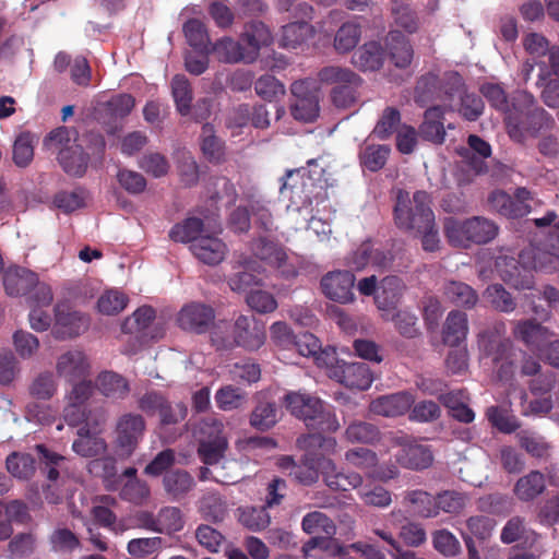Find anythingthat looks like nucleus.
I'll use <instances>...</instances> for the list:
<instances>
[{
	"label": "nucleus",
	"mask_w": 559,
	"mask_h": 559,
	"mask_svg": "<svg viewBox=\"0 0 559 559\" xmlns=\"http://www.w3.org/2000/svg\"><path fill=\"white\" fill-rule=\"evenodd\" d=\"M287 409L314 431L334 432L340 423L330 405L306 393L290 392L285 396Z\"/></svg>",
	"instance_id": "nucleus-2"
},
{
	"label": "nucleus",
	"mask_w": 559,
	"mask_h": 559,
	"mask_svg": "<svg viewBox=\"0 0 559 559\" xmlns=\"http://www.w3.org/2000/svg\"><path fill=\"white\" fill-rule=\"evenodd\" d=\"M415 396L407 391L382 395L370 403V411L376 415L384 417H396L404 415L411 409Z\"/></svg>",
	"instance_id": "nucleus-12"
},
{
	"label": "nucleus",
	"mask_w": 559,
	"mask_h": 559,
	"mask_svg": "<svg viewBox=\"0 0 559 559\" xmlns=\"http://www.w3.org/2000/svg\"><path fill=\"white\" fill-rule=\"evenodd\" d=\"M211 52L223 63H239L245 59V46L239 39L223 36L211 45Z\"/></svg>",
	"instance_id": "nucleus-28"
},
{
	"label": "nucleus",
	"mask_w": 559,
	"mask_h": 559,
	"mask_svg": "<svg viewBox=\"0 0 559 559\" xmlns=\"http://www.w3.org/2000/svg\"><path fill=\"white\" fill-rule=\"evenodd\" d=\"M391 261V258L379 248H374L371 242L361 243L356 251L353 252L348 260V264L360 271L368 265L385 266Z\"/></svg>",
	"instance_id": "nucleus-24"
},
{
	"label": "nucleus",
	"mask_w": 559,
	"mask_h": 559,
	"mask_svg": "<svg viewBox=\"0 0 559 559\" xmlns=\"http://www.w3.org/2000/svg\"><path fill=\"white\" fill-rule=\"evenodd\" d=\"M204 223L199 217H187L180 223L175 224L169 230V238L175 242L191 245L202 236Z\"/></svg>",
	"instance_id": "nucleus-32"
},
{
	"label": "nucleus",
	"mask_w": 559,
	"mask_h": 559,
	"mask_svg": "<svg viewBox=\"0 0 559 559\" xmlns=\"http://www.w3.org/2000/svg\"><path fill=\"white\" fill-rule=\"evenodd\" d=\"M361 36L358 24L348 22L343 24L335 34L334 48L338 52H348L356 47Z\"/></svg>",
	"instance_id": "nucleus-47"
},
{
	"label": "nucleus",
	"mask_w": 559,
	"mask_h": 559,
	"mask_svg": "<svg viewBox=\"0 0 559 559\" xmlns=\"http://www.w3.org/2000/svg\"><path fill=\"white\" fill-rule=\"evenodd\" d=\"M8 472L20 479L31 478L35 471V459L28 453L13 452L7 457Z\"/></svg>",
	"instance_id": "nucleus-43"
},
{
	"label": "nucleus",
	"mask_w": 559,
	"mask_h": 559,
	"mask_svg": "<svg viewBox=\"0 0 559 559\" xmlns=\"http://www.w3.org/2000/svg\"><path fill=\"white\" fill-rule=\"evenodd\" d=\"M479 347L484 355V364L487 365V360H490L495 366L498 379L501 381L510 380L514 373L511 360V342L496 335L483 333L479 337Z\"/></svg>",
	"instance_id": "nucleus-5"
},
{
	"label": "nucleus",
	"mask_w": 559,
	"mask_h": 559,
	"mask_svg": "<svg viewBox=\"0 0 559 559\" xmlns=\"http://www.w3.org/2000/svg\"><path fill=\"white\" fill-rule=\"evenodd\" d=\"M496 269L504 282L516 289H531L534 285L533 270L552 272L559 267V255L536 248L521 252L519 260L509 255L496 259Z\"/></svg>",
	"instance_id": "nucleus-1"
},
{
	"label": "nucleus",
	"mask_w": 559,
	"mask_h": 559,
	"mask_svg": "<svg viewBox=\"0 0 559 559\" xmlns=\"http://www.w3.org/2000/svg\"><path fill=\"white\" fill-rule=\"evenodd\" d=\"M353 63L362 71L378 70L383 63V50L376 41L360 47L353 56Z\"/></svg>",
	"instance_id": "nucleus-34"
},
{
	"label": "nucleus",
	"mask_w": 559,
	"mask_h": 559,
	"mask_svg": "<svg viewBox=\"0 0 559 559\" xmlns=\"http://www.w3.org/2000/svg\"><path fill=\"white\" fill-rule=\"evenodd\" d=\"M271 40L267 27L262 22L253 21L247 27V62L254 59L260 49L266 48Z\"/></svg>",
	"instance_id": "nucleus-39"
},
{
	"label": "nucleus",
	"mask_w": 559,
	"mask_h": 559,
	"mask_svg": "<svg viewBox=\"0 0 559 559\" xmlns=\"http://www.w3.org/2000/svg\"><path fill=\"white\" fill-rule=\"evenodd\" d=\"M319 80L334 87L359 84V78L353 71L334 66L323 68L319 72Z\"/></svg>",
	"instance_id": "nucleus-44"
},
{
	"label": "nucleus",
	"mask_w": 559,
	"mask_h": 559,
	"mask_svg": "<svg viewBox=\"0 0 559 559\" xmlns=\"http://www.w3.org/2000/svg\"><path fill=\"white\" fill-rule=\"evenodd\" d=\"M313 35V28L306 21L293 22L282 28L280 45L284 48L295 49Z\"/></svg>",
	"instance_id": "nucleus-31"
},
{
	"label": "nucleus",
	"mask_w": 559,
	"mask_h": 559,
	"mask_svg": "<svg viewBox=\"0 0 559 559\" xmlns=\"http://www.w3.org/2000/svg\"><path fill=\"white\" fill-rule=\"evenodd\" d=\"M88 361L80 350H72L61 355L57 362L58 373L69 382L84 378L88 372Z\"/></svg>",
	"instance_id": "nucleus-22"
},
{
	"label": "nucleus",
	"mask_w": 559,
	"mask_h": 559,
	"mask_svg": "<svg viewBox=\"0 0 559 559\" xmlns=\"http://www.w3.org/2000/svg\"><path fill=\"white\" fill-rule=\"evenodd\" d=\"M78 132L74 129L59 127L51 130L44 139V147L57 158L62 156L63 150L78 146Z\"/></svg>",
	"instance_id": "nucleus-27"
},
{
	"label": "nucleus",
	"mask_w": 559,
	"mask_h": 559,
	"mask_svg": "<svg viewBox=\"0 0 559 559\" xmlns=\"http://www.w3.org/2000/svg\"><path fill=\"white\" fill-rule=\"evenodd\" d=\"M78 436L79 438L72 444L76 454L83 457H94L105 452L106 442L96 431H91L88 427H80Z\"/></svg>",
	"instance_id": "nucleus-25"
},
{
	"label": "nucleus",
	"mask_w": 559,
	"mask_h": 559,
	"mask_svg": "<svg viewBox=\"0 0 559 559\" xmlns=\"http://www.w3.org/2000/svg\"><path fill=\"white\" fill-rule=\"evenodd\" d=\"M156 312L150 306L136 309L133 314L127 318L121 324V331L126 334L142 333L154 321Z\"/></svg>",
	"instance_id": "nucleus-45"
},
{
	"label": "nucleus",
	"mask_w": 559,
	"mask_h": 559,
	"mask_svg": "<svg viewBox=\"0 0 559 559\" xmlns=\"http://www.w3.org/2000/svg\"><path fill=\"white\" fill-rule=\"evenodd\" d=\"M389 154L386 145H368L361 153V162L369 170L377 171L384 166Z\"/></svg>",
	"instance_id": "nucleus-63"
},
{
	"label": "nucleus",
	"mask_w": 559,
	"mask_h": 559,
	"mask_svg": "<svg viewBox=\"0 0 559 559\" xmlns=\"http://www.w3.org/2000/svg\"><path fill=\"white\" fill-rule=\"evenodd\" d=\"M302 528L306 533L314 535L307 545L306 551L309 548L321 546V544L328 542L336 531L333 521L319 511L311 512L304 518Z\"/></svg>",
	"instance_id": "nucleus-15"
},
{
	"label": "nucleus",
	"mask_w": 559,
	"mask_h": 559,
	"mask_svg": "<svg viewBox=\"0 0 559 559\" xmlns=\"http://www.w3.org/2000/svg\"><path fill=\"white\" fill-rule=\"evenodd\" d=\"M151 495L150 487L145 480L129 479L120 490V498L136 506L143 504Z\"/></svg>",
	"instance_id": "nucleus-53"
},
{
	"label": "nucleus",
	"mask_w": 559,
	"mask_h": 559,
	"mask_svg": "<svg viewBox=\"0 0 559 559\" xmlns=\"http://www.w3.org/2000/svg\"><path fill=\"white\" fill-rule=\"evenodd\" d=\"M128 301L129 299L126 294L110 289L98 298L97 309L103 314L114 316L121 312L127 307Z\"/></svg>",
	"instance_id": "nucleus-50"
},
{
	"label": "nucleus",
	"mask_w": 559,
	"mask_h": 559,
	"mask_svg": "<svg viewBox=\"0 0 559 559\" xmlns=\"http://www.w3.org/2000/svg\"><path fill=\"white\" fill-rule=\"evenodd\" d=\"M96 389L107 399L123 400L130 393V383L115 371L100 372L95 381Z\"/></svg>",
	"instance_id": "nucleus-21"
},
{
	"label": "nucleus",
	"mask_w": 559,
	"mask_h": 559,
	"mask_svg": "<svg viewBox=\"0 0 559 559\" xmlns=\"http://www.w3.org/2000/svg\"><path fill=\"white\" fill-rule=\"evenodd\" d=\"M227 445V441L203 442L198 444L197 453L203 464L214 465L224 457Z\"/></svg>",
	"instance_id": "nucleus-64"
},
{
	"label": "nucleus",
	"mask_w": 559,
	"mask_h": 559,
	"mask_svg": "<svg viewBox=\"0 0 559 559\" xmlns=\"http://www.w3.org/2000/svg\"><path fill=\"white\" fill-rule=\"evenodd\" d=\"M399 333L405 337H415L419 330L417 326V317L407 309H396L390 314V319Z\"/></svg>",
	"instance_id": "nucleus-54"
},
{
	"label": "nucleus",
	"mask_w": 559,
	"mask_h": 559,
	"mask_svg": "<svg viewBox=\"0 0 559 559\" xmlns=\"http://www.w3.org/2000/svg\"><path fill=\"white\" fill-rule=\"evenodd\" d=\"M55 323L51 334L56 340L74 338L90 326V318L74 310L68 302H57L53 307Z\"/></svg>",
	"instance_id": "nucleus-6"
},
{
	"label": "nucleus",
	"mask_w": 559,
	"mask_h": 559,
	"mask_svg": "<svg viewBox=\"0 0 559 559\" xmlns=\"http://www.w3.org/2000/svg\"><path fill=\"white\" fill-rule=\"evenodd\" d=\"M467 331L466 313L453 310L448 314L443 326V342L450 346H457L466 337Z\"/></svg>",
	"instance_id": "nucleus-29"
},
{
	"label": "nucleus",
	"mask_w": 559,
	"mask_h": 559,
	"mask_svg": "<svg viewBox=\"0 0 559 559\" xmlns=\"http://www.w3.org/2000/svg\"><path fill=\"white\" fill-rule=\"evenodd\" d=\"M490 203L499 213L509 217L523 216L531 211L530 206H519L513 198L502 191L493 192Z\"/></svg>",
	"instance_id": "nucleus-49"
},
{
	"label": "nucleus",
	"mask_w": 559,
	"mask_h": 559,
	"mask_svg": "<svg viewBox=\"0 0 559 559\" xmlns=\"http://www.w3.org/2000/svg\"><path fill=\"white\" fill-rule=\"evenodd\" d=\"M214 319L215 313L212 307L191 302L179 311L177 322L182 330L201 334L207 331Z\"/></svg>",
	"instance_id": "nucleus-11"
},
{
	"label": "nucleus",
	"mask_w": 559,
	"mask_h": 559,
	"mask_svg": "<svg viewBox=\"0 0 559 559\" xmlns=\"http://www.w3.org/2000/svg\"><path fill=\"white\" fill-rule=\"evenodd\" d=\"M277 421V411L270 402L260 403L252 412L250 423L258 429L266 430Z\"/></svg>",
	"instance_id": "nucleus-62"
},
{
	"label": "nucleus",
	"mask_w": 559,
	"mask_h": 559,
	"mask_svg": "<svg viewBox=\"0 0 559 559\" xmlns=\"http://www.w3.org/2000/svg\"><path fill=\"white\" fill-rule=\"evenodd\" d=\"M467 497L456 491H444L436 497V507L438 514L440 511L445 513H460L467 504Z\"/></svg>",
	"instance_id": "nucleus-60"
},
{
	"label": "nucleus",
	"mask_w": 559,
	"mask_h": 559,
	"mask_svg": "<svg viewBox=\"0 0 559 559\" xmlns=\"http://www.w3.org/2000/svg\"><path fill=\"white\" fill-rule=\"evenodd\" d=\"M171 94L177 110L182 116H187L191 109L192 88L189 80L183 74H176L171 80Z\"/></svg>",
	"instance_id": "nucleus-40"
},
{
	"label": "nucleus",
	"mask_w": 559,
	"mask_h": 559,
	"mask_svg": "<svg viewBox=\"0 0 559 559\" xmlns=\"http://www.w3.org/2000/svg\"><path fill=\"white\" fill-rule=\"evenodd\" d=\"M444 231L449 241L454 246H467L469 243V218H447L444 222Z\"/></svg>",
	"instance_id": "nucleus-51"
},
{
	"label": "nucleus",
	"mask_w": 559,
	"mask_h": 559,
	"mask_svg": "<svg viewBox=\"0 0 559 559\" xmlns=\"http://www.w3.org/2000/svg\"><path fill=\"white\" fill-rule=\"evenodd\" d=\"M403 207L408 212L409 216L412 218H419V213L421 212V207H430V198L428 193L424 191H417L414 193L413 198H409L408 192L405 191H399L396 197V204L394 207V215H395V223L400 227V219H399V209Z\"/></svg>",
	"instance_id": "nucleus-33"
},
{
	"label": "nucleus",
	"mask_w": 559,
	"mask_h": 559,
	"mask_svg": "<svg viewBox=\"0 0 559 559\" xmlns=\"http://www.w3.org/2000/svg\"><path fill=\"white\" fill-rule=\"evenodd\" d=\"M400 228L413 230L421 236V246L425 251L439 249L440 239L435 224V214L431 209L421 207L419 218H412L403 207L399 209Z\"/></svg>",
	"instance_id": "nucleus-7"
},
{
	"label": "nucleus",
	"mask_w": 559,
	"mask_h": 559,
	"mask_svg": "<svg viewBox=\"0 0 559 559\" xmlns=\"http://www.w3.org/2000/svg\"><path fill=\"white\" fill-rule=\"evenodd\" d=\"M403 290L404 284L396 276H386L380 282L374 302L384 320H389L390 314L397 309Z\"/></svg>",
	"instance_id": "nucleus-13"
},
{
	"label": "nucleus",
	"mask_w": 559,
	"mask_h": 559,
	"mask_svg": "<svg viewBox=\"0 0 559 559\" xmlns=\"http://www.w3.org/2000/svg\"><path fill=\"white\" fill-rule=\"evenodd\" d=\"M354 284L355 276L349 271H333L321 280L323 294L329 299L340 304H348L355 300Z\"/></svg>",
	"instance_id": "nucleus-10"
},
{
	"label": "nucleus",
	"mask_w": 559,
	"mask_h": 559,
	"mask_svg": "<svg viewBox=\"0 0 559 559\" xmlns=\"http://www.w3.org/2000/svg\"><path fill=\"white\" fill-rule=\"evenodd\" d=\"M444 295L456 306L472 308L478 301L477 293L462 282H449L444 287Z\"/></svg>",
	"instance_id": "nucleus-41"
},
{
	"label": "nucleus",
	"mask_w": 559,
	"mask_h": 559,
	"mask_svg": "<svg viewBox=\"0 0 559 559\" xmlns=\"http://www.w3.org/2000/svg\"><path fill=\"white\" fill-rule=\"evenodd\" d=\"M442 116L443 111L438 106L426 110L425 120L420 127V132L424 139L431 141L436 144L443 143L445 130L442 121Z\"/></svg>",
	"instance_id": "nucleus-35"
},
{
	"label": "nucleus",
	"mask_w": 559,
	"mask_h": 559,
	"mask_svg": "<svg viewBox=\"0 0 559 559\" xmlns=\"http://www.w3.org/2000/svg\"><path fill=\"white\" fill-rule=\"evenodd\" d=\"M37 283V274L25 267H10L3 275V286L11 297L24 296Z\"/></svg>",
	"instance_id": "nucleus-19"
},
{
	"label": "nucleus",
	"mask_w": 559,
	"mask_h": 559,
	"mask_svg": "<svg viewBox=\"0 0 559 559\" xmlns=\"http://www.w3.org/2000/svg\"><path fill=\"white\" fill-rule=\"evenodd\" d=\"M88 159V155L84 152L82 145L79 144L74 148L63 150L62 156L58 158V162L68 175L82 177L87 169Z\"/></svg>",
	"instance_id": "nucleus-36"
},
{
	"label": "nucleus",
	"mask_w": 559,
	"mask_h": 559,
	"mask_svg": "<svg viewBox=\"0 0 559 559\" xmlns=\"http://www.w3.org/2000/svg\"><path fill=\"white\" fill-rule=\"evenodd\" d=\"M484 299L496 310L511 312L515 309V302L511 295L500 284H493L484 292Z\"/></svg>",
	"instance_id": "nucleus-52"
},
{
	"label": "nucleus",
	"mask_w": 559,
	"mask_h": 559,
	"mask_svg": "<svg viewBox=\"0 0 559 559\" xmlns=\"http://www.w3.org/2000/svg\"><path fill=\"white\" fill-rule=\"evenodd\" d=\"M201 151L204 157L214 164L224 160L225 150L223 142L214 134V128L210 123L202 127L201 132Z\"/></svg>",
	"instance_id": "nucleus-38"
},
{
	"label": "nucleus",
	"mask_w": 559,
	"mask_h": 559,
	"mask_svg": "<svg viewBox=\"0 0 559 559\" xmlns=\"http://www.w3.org/2000/svg\"><path fill=\"white\" fill-rule=\"evenodd\" d=\"M250 281L247 278V305L257 312L266 313L276 309L277 304L269 292L260 287L248 289Z\"/></svg>",
	"instance_id": "nucleus-48"
},
{
	"label": "nucleus",
	"mask_w": 559,
	"mask_h": 559,
	"mask_svg": "<svg viewBox=\"0 0 559 559\" xmlns=\"http://www.w3.org/2000/svg\"><path fill=\"white\" fill-rule=\"evenodd\" d=\"M50 548L55 552H73L81 547V542L75 533L71 530L62 527L56 528L49 535Z\"/></svg>",
	"instance_id": "nucleus-46"
},
{
	"label": "nucleus",
	"mask_w": 559,
	"mask_h": 559,
	"mask_svg": "<svg viewBox=\"0 0 559 559\" xmlns=\"http://www.w3.org/2000/svg\"><path fill=\"white\" fill-rule=\"evenodd\" d=\"M332 378L347 388L357 390H367L373 382L369 367L361 362H342L340 370H333Z\"/></svg>",
	"instance_id": "nucleus-14"
},
{
	"label": "nucleus",
	"mask_w": 559,
	"mask_h": 559,
	"mask_svg": "<svg viewBox=\"0 0 559 559\" xmlns=\"http://www.w3.org/2000/svg\"><path fill=\"white\" fill-rule=\"evenodd\" d=\"M223 423L212 416L203 418L194 429V437L198 444L203 442L227 441L224 433Z\"/></svg>",
	"instance_id": "nucleus-42"
},
{
	"label": "nucleus",
	"mask_w": 559,
	"mask_h": 559,
	"mask_svg": "<svg viewBox=\"0 0 559 559\" xmlns=\"http://www.w3.org/2000/svg\"><path fill=\"white\" fill-rule=\"evenodd\" d=\"M392 442L400 447L395 456L402 466L409 469H423L432 464L433 455L428 445L412 440L407 436H394Z\"/></svg>",
	"instance_id": "nucleus-9"
},
{
	"label": "nucleus",
	"mask_w": 559,
	"mask_h": 559,
	"mask_svg": "<svg viewBox=\"0 0 559 559\" xmlns=\"http://www.w3.org/2000/svg\"><path fill=\"white\" fill-rule=\"evenodd\" d=\"M467 145V147H463L459 151L463 162L475 174L486 171L485 160L491 155L490 144L478 135L472 134L468 136Z\"/></svg>",
	"instance_id": "nucleus-17"
},
{
	"label": "nucleus",
	"mask_w": 559,
	"mask_h": 559,
	"mask_svg": "<svg viewBox=\"0 0 559 559\" xmlns=\"http://www.w3.org/2000/svg\"><path fill=\"white\" fill-rule=\"evenodd\" d=\"M497 235V226L483 217L469 218V242L485 243Z\"/></svg>",
	"instance_id": "nucleus-57"
},
{
	"label": "nucleus",
	"mask_w": 559,
	"mask_h": 559,
	"mask_svg": "<svg viewBox=\"0 0 559 559\" xmlns=\"http://www.w3.org/2000/svg\"><path fill=\"white\" fill-rule=\"evenodd\" d=\"M146 424L142 415L127 413L116 425V444L120 455L130 456L144 437Z\"/></svg>",
	"instance_id": "nucleus-8"
},
{
	"label": "nucleus",
	"mask_w": 559,
	"mask_h": 559,
	"mask_svg": "<svg viewBox=\"0 0 559 559\" xmlns=\"http://www.w3.org/2000/svg\"><path fill=\"white\" fill-rule=\"evenodd\" d=\"M513 334L518 340L539 352H544L549 338H552V334L546 328L535 323L533 320L516 322Z\"/></svg>",
	"instance_id": "nucleus-18"
},
{
	"label": "nucleus",
	"mask_w": 559,
	"mask_h": 559,
	"mask_svg": "<svg viewBox=\"0 0 559 559\" xmlns=\"http://www.w3.org/2000/svg\"><path fill=\"white\" fill-rule=\"evenodd\" d=\"M305 85V82H296L292 86V91L297 97L292 107V115L296 120L311 122L319 116V98L317 94L301 96Z\"/></svg>",
	"instance_id": "nucleus-20"
},
{
	"label": "nucleus",
	"mask_w": 559,
	"mask_h": 559,
	"mask_svg": "<svg viewBox=\"0 0 559 559\" xmlns=\"http://www.w3.org/2000/svg\"><path fill=\"white\" fill-rule=\"evenodd\" d=\"M545 489V475L538 471H531L516 480L513 492L519 500L528 502L540 496Z\"/></svg>",
	"instance_id": "nucleus-23"
},
{
	"label": "nucleus",
	"mask_w": 559,
	"mask_h": 559,
	"mask_svg": "<svg viewBox=\"0 0 559 559\" xmlns=\"http://www.w3.org/2000/svg\"><path fill=\"white\" fill-rule=\"evenodd\" d=\"M195 483L193 477L186 469H171L164 474L163 487L166 493L174 500L185 497Z\"/></svg>",
	"instance_id": "nucleus-26"
},
{
	"label": "nucleus",
	"mask_w": 559,
	"mask_h": 559,
	"mask_svg": "<svg viewBox=\"0 0 559 559\" xmlns=\"http://www.w3.org/2000/svg\"><path fill=\"white\" fill-rule=\"evenodd\" d=\"M185 521L181 510L177 507H165L158 512V532L176 533L182 530Z\"/></svg>",
	"instance_id": "nucleus-58"
},
{
	"label": "nucleus",
	"mask_w": 559,
	"mask_h": 559,
	"mask_svg": "<svg viewBox=\"0 0 559 559\" xmlns=\"http://www.w3.org/2000/svg\"><path fill=\"white\" fill-rule=\"evenodd\" d=\"M389 58L396 68H407L413 59V49L409 43L397 32H392L386 38Z\"/></svg>",
	"instance_id": "nucleus-30"
},
{
	"label": "nucleus",
	"mask_w": 559,
	"mask_h": 559,
	"mask_svg": "<svg viewBox=\"0 0 559 559\" xmlns=\"http://www.w3.org/2000/svg\"><path fill=\"white\" fill-rule=\"evenodd\" d=\"M406 499L413 506L414 511L425 518L438 515L436 497L426 491L414 490L407 493Z\"/></svg>",
	"instance_id": "nucleus-55"
},
{
	"label": "nucleus",
	"mask_w": 559,
	"mask_h": 559,
	"mask_svg": "<svg viewBox=\"0 0 559 559\" xmlns=\"http://www.w3.org/2000/svg\"><path fill=\"white\" fill-rule=\"evenodd\" d=\"M318 472L332 490L355 489L362 483V478L357 473L344 474L340 472L331 459L314 457L312 453H307L305 465L294 468V476L302 484H312L318 479Z\"/></svg>",
	"instance_id": "nucleus-3"
},
{
	"label": "nucleus",
	"mask_w": 559,
	"mask_h": 559,
	"mask_svg": "<svg viewBox=\"0 0 559 559\" xmlns=\"http://www.w3.org/2000/svg\"><path fill=\"white\" fill-rule=\"evenodd\" d=\"M190 250L202 263L216 265L224 260L227 248L219 238L205 235L190 245Z\"/></svg>",
	"instance_id": "nucleus-16"
},
{
	"label": "nucleus",
	"mask_w": 559,
	"mask_h": 559,
	"mask_svg": "<svg viewBox=\"0 0 559 559\" xmlns=\"http://www.w3.org/2000/svg\"><path fill=\"white\" fill-rule=\"evenodd\" d=\"M34 157L33 135L31 132L20 133L13 144V160L16 166H27Z\"/></svg>",
	"instance_id": "nucleus-56"
},
{
	"label": "nucleus",
	"mask_w": 559,
	"mask_h": 559,
	"mask_svg": "<svg viewBox=\"0 0 559 559\" xmlns=\"http://www.w3.org/2000/svg\"><path fill=\"white\" fill-rule=\"evenodd\" d=\"M163 547L160 537L133 538L127 545L128 552L135 558L147 557L156 554Z\"/></svg>",
	"instance_id": "nucleus-59"
},
{
	"label": "nucleus",
	"mask_w": 559,
	"mask_h": 559,
	"mask_svg": "<svg viewBox=\"0 0 559 559\" xmlns=\"http://www.w3.org/2000/svg\"><path fill=\"white\" fill-rule=\"evenodd\" d=\"M252 257L247 260V276L249 272L262 274L266 267L281 270L287 276L294 275V269L287 265V253L283 247L266 238H259L251 245Z\"/></svg>",
	"instance_id": "nucleus-4"
},
{
	"label": "nucleus",
	"mask_w": 559,
	"mask_h": 559,
	"mask_svg": "<svg viewBox=\"0 0 559 559\" xmlns=\"http://www.w3.org/2000/svg\"><path fill=\"white\" fill-rule=\"evenodd\" d=\"M200 512L205 520L217 523L224 520L226 507L217 495H207L201 500Z\"/></svg>",
	"instance_id": "nucleus-61"
},
{
	"label": "nucleus",
	"mask_w": 559,
	"mask_h": 559,
	"mask_svg": "<svg viewBox=\"0 0 559 559\" xmlns=\"http://www.w3.org/2000/svg\"><path fill=\"white\" fill-rule=\"evenodd\" d=\"M188 44L201 52H210V35L206 25L199 19H189L182 27Z\"/></svg>",
	"instance_id": "nucleus-37"
}]
</instances>
